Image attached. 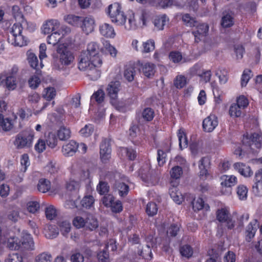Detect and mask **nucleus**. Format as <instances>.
<instances>
[{
  "label": "nucleus",
  "instance_id": "nucleus-1",
  "mask_svg": "<svg viewBox=\"0 0 262 262\" xmlns=\"http://www.w3.org/2000/svg\"><path fill=\"white\" fill-rule=\"evenodd\" d=\"M27 25L28 21L23 17L20 23L13 24L8 38L9 42L14 46L23 47L27 45V38L23 35L22 31Z\"/></svg>",
  "mask_w": 262,
  "mask_h": 262
},
{
  "label": "nucleus",
  "instance_id": "nucleus-2",
  "mask_svg": "<svg viewBox=\"0 0 262 262\" xmlns=\"http://www.w3.org/2000/svg\"><path fill=\"white\" fill-rule=\"evenodd\" d=\"M33 138V134L28 132H22L16 135L14 144L17 149L29 148L32 146Z\"/></svg>",
  "mask_w": 262,
  "mask_h": 262
},
{
  "label": "nucleus",
  "instance_id": "nucleus-3",
  "mask_svg": "<svg viewBox=\"0 0 262 262\" xmlns=\"http://www.w3.org/2000/svg\"><path fill=\"white\" fill-rule=\"evenodd\" d=\"M9 247L12 250H18L20 248L27 250H33L34 249V242L30 235L26 234L23 236L18 242L17 241L9 242Z\"/></svg>",
  "mask_w": 262,
  "mask_h": 262
},
{
  "label": "nucleus",
  "instance_id": "nucleus-4",
  "mask_svg": "<svg viewBox=\"0 0 262 262\" xmlns=\"http://www.w3.org/2000/svg\"><path fill=\"white\" fill-rule=\"evenodd\" d=\"M243 143L251 147V149H253V146L256 148L259 149L262 146V133H254L248 137V136L244 137Z\"/></svg>",
  "mask_w": 262,
  "mask_h": 262
},
{
  "label": "nucleus",
  "instance_id": "nucleus-5",
  "mask_svg": "<svg viewBox=\"0 0 262 262\" xmlns=\"http://www.w3.org/2000/svg\"><path fill=\"white\" fill-rule=\"evenodd\" d=\"M216 219L221 223H226L228 229H232L234 227V221L231 217V215L228 210L222 208L216 211Z\"/></svg>",
  "mask_w": 262,
  "mask_h": 262
},
{
  "label": "nucleus",
  "instance_id": "nucleus-6",
  "mask_svg": "<svg viewBox=\"0 0 262 262\" xmlns=\"http://www.w3.org/2000/svg\"><path fill=\"white\" fill-rule=\"evenodd\" d=\"M57 52L60 54V60L62 64L68 65L72 63L74 60L73 54L71 52L67 51L66 47L63 45L58 46Z\"/></svg>",
  "mask_w": 262,
  "mask_h": 262
},
{
  "label": "nucleus",
  "instance_id": "nucleus-7",
  "mask_svg": "<svg viewBox=\"0 0 262 262\" xmlns=\"http://www.w3.org/2000/svg\"><path fill=\"white\" fill-rule=\"evenodd\" d=\"M217 117L214 114H210L204 119L203 121V128L207 133L212 132L218 125Z\"/></svg>",
  "mask_w": 262,
  "mask_h": 262
},
{
  "label": "nucleus",
  "instance_id": "nucleus-8",
  "mask_svg": "<svg viewBox=\"0 0 262 262\" xmlns=\"http://www.w3.org/2000/svg\"><path fill=\"white\" fill-rule=\"evenodd\" d=\"M111 148L108 140L103 139L100 145V154L101 160L105 162L111 158Z\"/></svg>",
  "mask_w": 262,
  "mask_h": 262
},
{
  "label": "nucleus",
  "instance_id": "nucleus-9",
  "mask_svg": "<svg viewBox=\"0 0 262 262\" xmlns=\"http://www.w3.org/2000/svg\"><path fill=\"white\" fill-rule=\"evenodd\" d=\"M81 22V28L86 34H89L94 31L95 23L94 18L93 17L88 16L84 18L82 17Z\"/></svg>",
  "mask_w": 262,
  "mask_h": 262
},
{
  "label": "nucleus",
  "instance_id": "nucleus-10",
  "mask_svg": "<svg viewBox=\"0 0 262 262\" xmlns=\"http://www.w3.org/2000/svg\"><path fill=\"white\" fill-rule=\"evenodd\" d=\"M222 181L221 182V185L222 186V191L224 192L223 188H227L228 190H227V193H231V189L230 188L234 186L237 183V179L235 177L233 176H227L224 175L222 177Z\"/></svg>",
  "mask_w": 262,
  "mask_h": 262
},
{
  "label": "nucleus",
  "instance_id": "nucleus-11",
  "mask_svg": "<svg viewBox=\"0 0 262 262\" xmlns=\"http://www.w3.org/2000/svg\"><path fill=\"white\" fill-rule=\"evenodd\" d=\"M60 23L57 19H50L46 22L42 26V32L45 34H49L53 31L58 30Z\"/></svg>",
  "mask_w": 262,
  "mask_h": 262
},
{
  "label": "nucleus",
  "instance_id": "nucleus-12",
  "mask_svg": "<svg viewBox=\"0 0 262 262\" xmlns=\"http://www.w3.org/2000/svg\"><path fill=\"white\" fill-rule=\"evenodd\" d=\"M78 144L73 140L62 146V152L66 156H72L78 150Z\"/></svg>",
  "mask_w": 262,
  "mask_h": 262
},
{
  "label": "nucleus",
  "instance_id": "nucleus-13",
  "mask_svg": "<svg viewBox=\"0 0 262 262\" xmlns=\"http://www.w3.org/2000/svg\"><path fill=\"white\" fill-rule=\"evenodd\" d=\"M100 34L107 38H114L116 33L113 27L109 24L103 23L99 26Z\"/></svg>",
  "mask_w": 262,
  "mask_h": 262
},
{
  "label": "nucleus",
  "instance_id": "nucleus-14",
  "mask_svg": "<svg viewBox=\"0 0 262 262\" xmlns=\"http://www.w3.org/2000/svg\"><path fill=\"white\" fill-rule=\"evenodd\" d=\"M113 188L115 191H117L119 196L124 198L126 196L129 192V186L124 182L116 181L114 184Z\"/></svg>",
  "mask_w": 262,
  "mask_h": 262
},
{
  "label": "nucleus",
  "instance_id": "nucleus-15",
  "mask_svg": "<svg viewBox=\"0 0 262 262\" xmlns=\"http://www.w3.org/2000/svg\"><path fill=\"white\" fill-rule=\"evenodd\" d=\"M168 21L169 18L165 14L156 16L152 20L154 25V29L156 31L163 30L164 26Z\"/></svg>",
  "mask_w": 262,
  "mask_h": 262
},
{
  "label": "nucleus",
  "instance_id": "nucleus-16",
  "mask_svg": "<svg viewBox=\"0 0 262 262\" xmlns=\"http://www.w3.org/2000/svg\"><path fill=\"white\" fill-rule=\"evenodd\" d=\"M120 87V83L118 81H112L108 84L106 91L111 99H117Z\"/></svg>",
  "mask_w": 262,
  "mask_h": 262
},
{
  "label": "nucleus",
  "instance_id": "nucleus-17",
  "mask_svg": "<svg viewBox=\"0 0 262 262\" xmlns=\"http://www.w3.org/2000/svg\"><path fill=\"white\" fill-rule=\"evenodd\" d=\"M234 168L237 170L241 175L245 177H251L253 174L250 167L242 163H236L234 164Z\"/></svg>",
  "mask_w": 262,
  "mask_h": 262
},
{
  "label": "nucleus",
  "instance_id": "nucleus-18",
  "mask_svg": "<svg viewBox=\"0 0 262 262\" xmlns=\"http://www.w3.org/2000/svg\"><path fill=\"white\" fill-rule=\"evenodd\" d=\"M169 58L174 63H183L188 60L187 58L179 51L170 52L169 54Z\"/></svg>",
  "mask_w": 262,
  "mask_h": 262
},
{
  "label": "nucleus",
  "instance_id": "nucleus-19",
  "mask_svg": "<svg viewBox=\"0 0 262 262\" xmlns=\"http://www.w3.org/2000/svg\"><path fill=\"white\" fill-rule=\"evenodd\" d=\"M97 220L92 214H89L85 219V228L93 231L98 227Z\"/></svg>",
  "mask_w": 262,
  "mask_h": 262
},
{
  "label": "nucleus",
  "instance_id": "nucleus-20",
  "mask_svg": "<svg viewBox=\"0 0 262 262\" xmlns=\"http://www.w3.org/2000/svg\"><path fill=\"white\" fill-rule=\"evenodd\" d=\"M138 254L143 258L150 260L152 257V254L150 245L147 244L144 247L139 249L138 251Z\"/></svg>",
  "mask_w": 262,
  "mask_h": 262
},
{
  "label": "nucleus",
  "instance_id": "nucleus-21",
  "mask_svg": "<svg viewBox=\"0 0 262 262\" xmlns=\"http://www.w3.org/2000/svg\"><path fill=\"white\" fill-rule=\"evenodd\" d=\"M258 225L256 223V221H254V223L251 222L248 227H247L246 233V240L248 242H250L251 239L253 238L255 235V233L257 229Z\"/></svg>",
  "mask_w": 262,
  "mask_h": 262
},
{
  "label": "nucleus",
  "instance_id": "nucleus-22",
  "mask_svg": "<svg viewBox=\"0 0 262 262\" xmlns=\"http://www.w3.org/2000/svg\"><path fill=\"white\" fill-rule=\"evenodd\" d=\"M37 187L39 192L46 193L50 190L51 183L48 180L41 178L39 180Z\"/></svg>",
  "mask_w": 262,
  "mask_h": 262
},
{
  "label": "nucleus",
  "instance_id": "nucleus-23",
  "mask_svg": "<svg viewBox=\"0 0 262 262\" xmlns=\"http://www.w3.org/2000/svg\"><path fill=\"white\" fill-rule=\"evenodd\" d=\"M197 30L194 31L193 34L196 41H198V35L205 36L208 33L209 27L206 24H201L196 26Z\"/></svg>",
  "mask_w": 262,
  "mask_h": 262
},
{
  "label": "nucleus",
  "instance_id": "nucleus-24",
  "mask_svg": "<svg viewBox=\"0 0 262 262\" xmlns=\"http://www.w3.org/2000/svg\"><path fill=\"white\" fill-rule=\"evenodd\" d=\"M62 37V35L58 30H56L47 37V42L49 44L56 45Z\"/></svg>",
  "mask_w": 262,
  "mask_h": 262
},
{
  "label": "nucleus",
  "instance_id": "nucleus-25",
  "mask_svg": "<svg viewBox=\"0 0 262 262\" xmlns=\"http://www.w3.org/2000/svg\"><path fill=\"white\" fill-rule=\"evenodd\" d=\"M121 12L120 5L118 3H115L108 6L107 13L108 14L110 18L112 19L116 16L118 13Z\"/></svg>",
  "mask_w": 262,
  "mask_h": 262
},
{
  "label": "nucleus",
  "instance_id": "nucleus-26",
  "mask_svg": "<svg viewBox=\"0 0 262 262\" xmlns=\"http://www.w3.org/2000/svg\"><path fill=\"white\" fill-rule=\"evenodd\" d=\"M108 245H105L104 249L97 253L99 262H110V256L107 250Z\"/></svg>",
  "mask_w": 262,
  "mask_h": 262
},
{
  "label": "nucleus",
  "instance_id": "nucleus-27",
  "mask_svg": "<svg viewBox=\"0 0 262 262\" xmlns=\"http://www.w3.org/2000/svg\"><path fill=\"white\" fill-rule=\"evenodd\" d=\"M57 135L60 140L64 141L70 138L71 132L69 128L62 126L58 130Z\"/></svg>",
  "mask_w": 262,
  "mask_h": 262
},
{
  "label": "nucleus",
  "instance_id": "nucleus-28",
  "mask_svg": "<svg viewBox=\"0 0 262 262\" xmlns=\"http://www.w3.org/2000/svg\"><path fill=\"white\" fill-rule=\"evenodd\" d=\"M0 126L4 130L9 131L12 128L13 124L11 120L8 118L4 119L3 115L0 114Z\"/></svg>",
  "mask_w": 262,
  "mask_h": 262
},
{
  "label": "nucleus",
  "instance_id": "nucleus-29",
  "mask_svg": "<svg viewBox=\"0 0 262 262\" xmlns=\"http://www.w3.org/2000/svg\"><path fill=\"white\" fill-rule=\"evenodd\" d=\"M192 205L193 209L195 211H199L204 207L206 208V209L209 208L208 205H205L204 204L203 200L201 198H199L196 200L194 199L192 202Z\"/></svg>",
  "mask_w": 262,
  "mask_h": 262
},
{
  "label": "nucleus",
  "instance_id": "nucleus-30",
  "mask_svg": "<svg viewBox=\"0 0 262 262\" xmlns=\"http://www.w3.org/2000/svg\"><path fill=\"white\" fill-rule=\"evenodd\" d=\"M47 145L54 148L57 144L58 140L56 136L54 133H49L47 136H46V141Z\"/></svg>",
  "mask_w": 262,
  "mask_h": 262
},
{
  "label": "nucleus",
  "instance_id": "nucleus-31",
  "mask_svg": "<svg viewBox=\"0 0 262 262\" xmlns=\"http://www.w3.org/2000/svg\"><path fill=\"white\" fill-rule=\"evenodd\" d=\"M27 60L30 66H38V59L36 54L31 50H29L26 53Z\"/></svg>",
  "mask_w": 262,
  "mask_h": 262
},
{
  "label": "nucleus",
  "instance_id": "nucleus-32",
  "mask_svg": "<svg viewBox=\"0 0 262 262\" xmlns=\"http://www.w3.org/2000/svg\"><path fill=\"white\" fill-rule=\"evenodd\" d=\"M65 20L73 26H77L82 20V17L73 14H69L64 17Z\"/></svg>",
  "mask_w": 262,
  "mask_h": 262
},
{
  "label": "nucleus",
  "instance_id": "nucleus-33",
  "mask_svg": "<svg viewBox=\"0 0 262 262\" xmlns=\"http://www.w3.org/2000/svg\"><path fill=\"white\" fill-rule=\"evenodd\" d=\"M169 192L171 198L176 203L178 204L181 203L182 198L181 195H179L180 192L177 191V187H172L170 188L169 190Z\"/></svg>",
  "mask_w": 262,
  "mask_h": 262
},
{
  "label": "nucleus",
  "instance_id": "nucleus-34",
  "mask_svg": "<svg viewBox=\"0 0 262 262\" xmlns=\"http://www.w3.org/2000/svg\"><path fill=\"white\" fill-rule=\"evenodd\" d=\"M36 262H52V255L47 252H42L38 254L35 258Z\"/></svg>",
  "mask_w": 262,
  "mask_h": 262
},
{
  "label": "nucleus",
  "instance_id": "nucleus-35",
  "mask_svg": "<svg viewBox=\"0 0 262 262\" xmlns=\"http://www.w3.org/2000/svg\"><path fill=\"white\" fill-rule=\"evenodd\" d=\"M180 252L183 256L189 258L192 255L193 249L190 245L186 244L180 247Z\"/></svg>",
  "mask_w": 262,
  "mask_h": 262
},
{
  "label": "nucleus",
  "instance_id": "nucleus-36",
  "mask_svg": "<svg viewBox=\"0 0 262 262\" xmlns=\"http://www.w3.org/2000/svg\"><path fill=\"white\" fill-rule=\"evenodd\" d=\"M58 225L63 236H66L71 230V224L70 222L67 221L59 222Z\"/></svg>",
  "mask_w": 262,
  "mask_h": 262
},
{
  "label": "nucleus",
  "instance_id": "nucleus-37",
  "mask_svg": "<svg viewBox=\"0 0 262 262\" xmlns=\"http://www.w3.org/2000/svg\"><path fill=\"white\" fill-rule=\"evenodd\" d=\"M208 159L207 157H203L199 161V167L200 169V176L206 177L208 174L207 170L206 168L205 164L208 163Z\"/></svg>",
  "mask_w": 262,
  "mask_h": 262
},
{
  "label": "nucleus",
  "instance_id": "nucleus-38",
  "mask_svg": "<svg viewBox=\"0 0 262 262\" xmlns=\"http://www.w3.org/2000/svg\"><path fill=\"white\" fill-rule=\"evenodd\" d=\"M187 83L186 78L182 75H178L174 80V85L177 89L183 88Z\"/></svg>",
  "mask_w": 262,
  "mask_h": 262
},
{
  "label": "nucleus",
  "instance_id": "nucleus-39",
  "mask_svg": "<svg viewBox=\"0 0 262 262\" xmlns=\"http://www.w3.org/2000/svg\"><path fill=\"white\" fill-rule=\"evenodd\" d=\"M253 76L252 71L249 69H246L244 71L241 78L242 87L246 86L250 79Z\"/></svg>",
  "mask_w": 262,
  "mask_h": 262
},
{
  "label": "nucleus",
  "instance_id": "nucleus-40",
  "mask_svg": "<svg viewBox=\"0 0 262 262\" xmlns=\"http://www.w3.org/2000/svg\"><path fill=\"white\" fill-rule=\"evenodd\" d=\"M155 113L154 110L149 107L144 109L142 113V117L146 121L152 120L154 117Z\"/></svg>",
  "mask_w": 262,
  "mask_h": 262
},
{
  "label": "nucleus",
  "instance_id": "nucleus-41",
  "mask_svg": "<svg viewBox=\"0 0 262 262\" xmlns=\"http://www.w3.org/2000/svg\"><path fill=\"white\" fill-rule=\"evenodd\" d=\"M99 46L95 42H91L87 46V49L85 52H87L90 56L97 54L99 51Z\"/></svg>",
  "mask_w": 262,
  "mask_h": 262
},
{
  "label": "nucleus",
  "instance_id": "nucleus-42",
  "mask_svg": "<svg viewBox=\"0 0 262 262\" xmlns=\"http://www.w3.org/2000/svg\"><path fill=\"white\" fill-rule=\"evenodd\" d=\"M96 67H92L88 70V76L92 80H96L100 76L101 72Z\"/></svg>",
  "mask_w": 262,
  "mask_h": 262
},
{
  "label": "nucleus",
  "instance_id": "nucleus-43",
  "mask_svg": "<svg viewBox=\"0 0 262 262\" xmlns=\"http://www.w3.org/2000/svg\"><path fill=\"white\" fill-rule=\"evenodd\" d=\"M45 93L43 94V97L48 101L53 99L56 95V91L54 88L49 87L45 89Z\"/></svg>",
  "mask_w": 262,
  "mask_h": 262
},
{
  "label": "nucleus",
  "instance_id": "nucleus-44",
  "mask_svg": "<svg viewBox=\"0 0 262 262\" xmlns=\"http://www.w3.org/2000/svg\"><path fill=\"white\" fill-rule=\"evenodd\" d=\"M94 199L92 195L85 196L81 201V204L83 207L90 208L94 203Z\"/></svg>",
  "mask_w": 262,
  "mask_h": 262
},
{
  "label": "nucleus",
  "instance_id": "nucleus-45",
  "mask_svg": "<svg viewBox=\"0 0 262 262\" xmlns=\"http://www.w3.org/2000/svg\"><path fill=\"white\" fill-rule=\"evenodd\" d=\"M178 137L179 141L180 148L182 149L183 148L186 147L187 146V140L184 132L180 129L178 134Z\"/></svg>",
  "mask_w": 262,
  "mask_h": 262
},
{
  "label": "nucleus",
  "instance_id": "nucleus-46",
  "mask_svg": "<svg viewBox=\"0 0 262 262\" xmlns=\"http://www.w3.org/2000/svg\"><path fill=\"white\" fill-rule=\"evenodd\" d=\"M248 189L243 185H239L237 188V194L240 200H244L247 198Z\"/></svg>",
  "mask_w": 262,
  "mask_h": 262
},
{
  "label": "nucleus",
  "instance_id": "nucleus-47",
  "mask_svg": "<svg viewBox=\"0 0 262 262\" xmlns=\"http://www.w3.org/2000/svg\"><path fill=\"white\" fill-rule=\"evenodd\" d=\"M5 85L9 90H13L16 87V79L13 76H9L5 79Z\"/></svg>",
  "mask_w": 262,
  "mask_h": 262
},
{
  "label": "nucleus",
  "instance_id": "nucleus-48",
  "mask_svg": "<svg viewBox=\"0 0 262 262\" xmlns=\"http://www.w3.org/2000/svg\"><path fill=\"white\" fill-rule=\"evenodd\" d=\"M170 174L171 178L176 180L178 179L183 174L182 168L179 166H174L171 168Z\"/></svg>",
  "mask_w": 262,
  "mask_h": 262
},
{
  "label": "nucleus",
  "instance_id": "nucleus-49",
  "mask_svg": "<svg viewBox=\"0 0 262 262\" xmlns=\"http://www.w3.org/2000/svg\"><path fill=\"white\" fill-rule=\"evenodd\" d=\"M241 107L236 104H233L229 109V114L231 117H238L242 115Z\"/></svg>",
  "mask_w": 262,
  "mask_h": 262
},
{
  "label": "nucleus",
  "instance_id": "nucleus-50",
  "mask_svg": "<svg viewBox=\"0 0 262 262\" xmlns=\"http://www.w3.org/2000/svg\"><path fill=\"white\" fill-rule=\"evenodd\" d=\"M105 94L102 89H99L91 96V100L95 99L98 103H102L104 99Z\"/></svg>",
  "mask_w": 262,
  "mask_h": 262
},
{
  "label": "nucleus",
  "instance_id": "nucleus-51",
  "mask_svg": "<svg viewBox=\"0 0 262 262\" xmlns=\"http://www.w3.org/2000/svg\"><path fill=\"white\" fill-rule=\"evenodd\" d=\"M158 207L157 204L154 202H149L147 204L146 208V212L149 216H154L157 214Z\"/></svg>",
  "mask_w": 262,
  "mask_h": 262
},
{
  "label": "nucleus",
  "instance_id": "nucleus-52",
  "mask_svg": "<svg viewBox=\"0 0 262 262\" xmlns=\"http://www.w3.org/2000/svg\"><path fill=\"white\" fill-rule=\"evenodd\" d=\"M89 54L87 52L83 51L79 56L78 60L79 64H85L90 66V58Z\"/></svg>",
  "mask_w": 262,
  "mask_h": 262
},
{
  "label": "nucleus",
  "instance_id": "nucleus-53",
  "mask_svg": "<svg viewBox=\"0 0 262 262\" xmlns=\"http://www.w3.org/2000/svg\"><path fill=\"white\" fill-rule=\"evenodd\" d=\"M45 213L47 218L50 220L54 219L57 215L56 210L52 205H50L46 208Z\"/></svg>",
  "mask_w": 262,
  "mask_h": 262
},
{
  "label": "nucleus",
  "instance_id": "nucleus-54",
  "mask_svg": "<svg viewBox=\"0 0 262 262\" xmlns=\"http://www.w3.org/2000/svg\"><path fill=\"white\" fill-rule=\"evenodd\" d=\"M142 52L148 53L155 49V42L153 40L150 39L143 43Z\"/></svg>",
  "mask_w": 262,
  "mask_h": 262
},
{
  "label": "nucleus",
  "instance_id": "nucleus-55",
  "mask_svg": "<svg viewBox=\"0 0 262 262\" xmlns=\"http://www.w3.org/2000/svg\"><path fill=\"white\" fill-rule=\"evenodd\" d=\"M97 190L100 194H104L107 193L110 190V187L107 183L103 181H100L97 186Z\"/></svg>",
  "mask_w": 262,
  "mask_h": 262
},
{
  "label": "nucleus",
  "instance_id": "nucleus-56",
  "mask_svg": "<svg viewBox=\"0 0 262 262\" xmlns=\"http://www.w3.org/2000/svg\"><path fill=\"white\" fill-rule=\"evenodd\" d=\"M182 20L186 26L190 27L195 26L197 24L195 19L191 17L189 14H184L182 17Z\"/></svg>",
  "mask_w": 262,
  "mask_h": 262
},
{
  "label": "nucleus",
  "instance_id": "nucleus-57",
  "mask_svg": "<svg viewBox=\"0 0 262 262\" xmlns=\"http://www.w3.org/2000/svg\"><path fill=\"white\" fill-rule=\"evenodd\" d=\"M94 127L91 124L85 125V126L80 130V134L84 137H88L93 133Z\"/></svg>",
  "mask_w": 262,
  "mask_h": 262
},
{
  "label": "nucleus",
  "instance_id": "nucleus-58",
  "mask_svg": "<svg viewBox=\"0 0 262 262\" xmlns=\"http://www.w3.org/2000/svg\"><path fill=\"white\" fill-rule=\"evenodd\" d=\"M58 233V229L55 226H50L45 235L47 238L53 239L55 238Z\"/></svg>",
  "mask_w": 262,
  "mask_h": 262
},
{
  "label": "nucleus",
  "instance_id": "nucleus-59",
  "mask_svg": "<svg viewBox=\"0 0 262 262\" xmlns=\"http://www.w3.org/2000/svg\"><path fill=\"white\" fill-rule=\"evenodd\" d=\"M113 22L117 23L118 25H124L126 21V17L123 12L118 13L116 16L112 19Z\"/></svg>",
  "mask_w": 262,
  "mask_h": 262
},
{
  "label": "nucleus",
  "instance_id": "nucleus-60",
  "mask_svg": "<svg viewBox=\"0 0 262 262\" xmlns=\"http://www.w3.org/2000/svg\"><path fill=\"white\" fill-rule=\"evenodd\" d=\"M221 24L224 28L230 27L233 25V18L229 14L224 16L222 17Z\"/></svg>",
  "mask_w": 262,
  "mask_h": 262
},
{
  "label": "nucleus",
  "instance_id": "nucleus-61",
  "mask_svg": "<svg viewBox=\"0 0 262 262\" xmlns=\"http://www.w3.org/2000/svg\"><path fill=\"white\" fill-rule=\"evenodd\" d=\"M110 207H111L112 212L114 213H120L123 209L122 203L119 200H117L115 202L114 201L112 203L111 206Z\"/></svg>",
  "mask_w": 262,
  "mask_h": 262
},
{
  "label": "nucleus",
  "instance_id": "nucleus-62",
  "mask_svg": "<svg viewBox=\"0 0 262 262\" xmlns=\"http://www.w3.org/2000/svg\"><path fill=\"white\" fill-rule=\"evenodd\" d=\"M73 224L77 228H85V219L81 216H76L73 220Z\"/></svg>",
  "mask_w": 262,
  "mask_h": 262
},
{
  "label": "nucleus",
  "instance_id": "nucleus-63",
  "mask_svg": "<svg viewBox=\"0 0 262 262\" xmlns=\"http://www.w3.org/2000/svg\"><path fill=\"white\" fill-rule=\"evenodd\" d=\"M5 262H23V257L18 253L9 254L5 259Z\"/></svg>",
  "mask_w": 262,
  "mask_h": 262
},
{
  "label": "nucleus",
  "instance_id": "nucleus-64",
  "mask_svg": "<svg viewBox=\"0 0 262 262\" xmlns=\"http://www.w3.org/2000/svg\"><path fill=\"white\" fill-rule=\"evenodd\" d=\"M252 189L255 195L258 196L262 195V181L254 182Z\"/></svg>",
  "mask_w": 262,
  "mask_h": 262
}]
</instances>
